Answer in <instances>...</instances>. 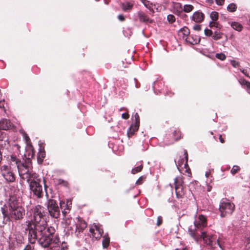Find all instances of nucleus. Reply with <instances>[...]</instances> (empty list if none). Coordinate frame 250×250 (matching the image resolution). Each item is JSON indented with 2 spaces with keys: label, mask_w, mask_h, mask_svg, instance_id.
<instances>
[{
  "label": "nucleus",
  "mask_w": 250,
  "mask_h": 250,
  "mask_svg": "<svg viewBox=\"0 0 250 250\" xmlns=\"http://www.w3.org/2000/svg\"><path fill=\"white\" fill-rule=\"evenodd\" d=\"M237 6L234 3L229 4L227 7V10L230 12H234L236 10Z\"/></svg>",
  "instance_id": "obj_27"
},
{
  "label": "nucleus",
  "mask_w": 250,
  "mask_h": 250,
  "mask_svg": "<svg viewBox=\"0 0 250 250\" xmlns=\"http://www.w3.org/2000/svg\"><path fill=\"white\" fill-rule=\"evenodd\" d=\"M183 250H188L185 248V249H183Z\"/></svg>",
  "instance_id": "obj_54"
},
{
  "label": "nucleus",
  "mask_w": 250,
  "mask_h": 250,
  "mask_svg": "<svg viewBox=\"0 0 250 250\" xmlns=\"http://www.w3.org/2000/svg\"><path fill=\"white\" fill-rule=\"evenodd\" d=\"M184 155L185 158L186 162L184 163V159H180V158H177L175 160V162L176 164V165L177 166V168L179 171H181V168H182V167L183 165H184V167L185 168H187V167L188 166V152L186 150H184Z\"/></svg>",
  "instance_id": "obj_11"
},
{
  "label": "nucleus",
  "mask_w": 250,
  "mask_h": 250,
  "mask_svg": "<svg viewBox=\"0 0 250 250\" xmlns=\"http://www.w3.org/2000/svg\"><path fill=\"white\" fill-rule=\"evenodd\" d=\"M110 243V239L107 235H105L103 237L102 241L103 247L104 248H106L108 246Z\"/></svg>",
  "instance_id": "obj_21"
},
{
  "label": "nucleus",
  "mask_w": 250,
  "mask_h": 250,
  "mask_svg": "<svg viewBox=\"0 0 250 250\" xmlns=\"http://www.w3.org/2000/svg\"><path fill=\"white\" fill-rule=\"evenodd\" d=\"M216 57L222 61L225 60L226 58V57L225 54L223 53H217L216 54Z\"/></svg>",
  "instance_id": "obj_34"
},
{
  "label": "nucleus",
  "mask_w": 250,
  "mask_h": 250,
  "mask_svg": "<svg viewBox=\"0 0 250 250\" xmlns=\"http://www.w3.org/2000/svg\"><path fill=\"white\" fill-rule=\"evenodd\" d=\"M76 232L80 233L82 232L87 227L86 223L80 217L76 218Z\"/></svg>",
  "instance_id": "obj_12"
},
{
  "label": "nucleus",
  "mask_w": 250,
  "mask_h": 250,
  "mask_svg": "<svg viewBox=\"0 0 250 250\" xmlns=\"http://www.w3.org/2000/svg\"><path fill=\"white\" fill-rule=\"evenodd\" d=\"M222 38V34L220 33V32L218 31L214 32L213 36L212 38L215 40H218Z\"/></svg>",
  "instance_id": "obj_31"
},
{
  "label": "nucleus",
  "mask_w": 250,
  "mask_h": 250,
  "mask_svg": "<svg viewBox=\"0 0 250 250\" xmlns=\"http://www.w3.org/2000/svg\"><path fill=\"white\" fill-rule=\"evenodd\" d=\"M216 3L217 5H222L225 1V0H215Z\"/></svg>",
  "instance_id": "obj_45"
},
{
  "label": "nucleus",
  "mask_w": 250,
  "mask_h": 250,
  "mask_svg": "<svg viewBox=\"0 0 250 250\" xmlns=\"http://www.w3.org/2000/svg\"><path fill=\"white\" fill-rule=\"evenodd\" d=\"M129 115L128 113H125L122 114V117L124 119H127L129 118Z\"/></svg>",
  "instance_id": "obj_46"
},
{
  "label": "nucleus",
  "mask_w": 250,
  "mask_h": 250,
  "mask_svg": "<svg viewBox=\"0 0 250 250\" xmlns=\"http://www.w3.org/2000/svg\"><path fill=\"white\" fill-rule=\"evenodd\" d=\"M174 8L177 9V10L181 11L183 9L182 5L180 3L176 2L174 3Z\"/></svg>",
  "instance_id": "obj_36"
},
{
  "label": "nucleus",
  "mask_w": 250,
  "mask_h": 250,
  "mask_svg": "<svg viewBox=\"0 0 250 250\" xmlns=\"http://www.w3.org/2000/svg\"><path fill=\"white\" fill-rule=\"evenodd\" d=\"M138 15L141 22L152 23V20L150 19L143 12L139 11Z\"/></svg>",
  "instance_id": "obj_16"
},
{
  "label": "nucleus",
  "mask_w": 250,
  "mask_h": 250,
  "mask_svg": "<svg viewBox=\"0 0 250 250\" xmlns=\"http://www.w3.org/2000/svg\"><path fill=\"white\" fill-rule=\"evenodd\" d=\"M118 18L120 21H123L125 20V18H124V16L122 14L119 15L118 16Z\"/></svg>",
  "instance_id": "obj_48"
},
{
  "label": "nucleus",
  "mask_w": 250,
  "mask_h": 250,
  "mask_svg": "<svg viewBox=\"0 0 250 250\" xmlns=\"http://www.w3.org/2000/svg\"><path fill=\"white\" fill-rule=\"evenodd\" d=\"M41 237L39 238V244L43 248H49L51 250H59L60 242L59 238L55 236L54 238L50 237L47 234H40Z\"/></svg>",
  "instance_id": "obj_4"
},
{
  "label": "nucleus",
  "mask_w": 250,
  "mask_h": 250,
  "mask_svg": "<svg viewBox=\"0 0 250 250\" xmlns=\"http://www.w3.org/2000/svg\"><path fill=\"white\" fill-rule=\"evenodd\" d=\"M243 250H250V238L247 237L245 238Z\"/></svg>",
  "instance_id": "obj_25"
},
{
  "label": "nucleus",
  "mask_w": 250,
  "mask_h": 250,
  "mask_svg": "<svg viewBox=\"0 0 250 250\" xmlns=\"http://www.w3.org/2000/svg\"><path fill=\"white\" fill-rule=\"evenodd\" d=\"M231 63V64L234 67H238L239 65V63L238 62L236 61H234V60H232L230 62Z\"/></svg>",
  "instance_id": "obj_40"
},
{
  "label": "nucleus",
  "mask_w": 250,
  "mask_h": 250,
  "mask_svg": "<svg viewBox=\"0 0 250 250\" xmlns=\"http://www.w3.org/2000/svg\"><path fill=\"white\" fill-rule=\"evenodd\" d=\"M89 231L93 238L99 239L102 236L104 231L100 225L94 223L90 228Z\"/></svg>",
  "instance_id": "obj_9"
},
{
  "label": "nucleus",
  "mask_w": 250,
  "mask_h": 250,
  "mask_svg": "<svg viewBox=\"0 0 250 250\" xmlns=\"http://www.w3.org/2000/svg\"><path fill=\"white\" fill-rule=\"evenodd\" d=\"M193 29L195 31H200L201 29V26L199 24H195L193 26Z\"/></svg>",
  "instance_id": "obj_42"
},
{
  "label": "nucleus",
  "mask_w": 250,
  "mask_h": 250,
  "mask_svg": "<svg viewBox=\"0 0 250 250\" xmlns=\"http://www.w3.org/2000/svg\"><path fill=\"white\" fill-rule=\"evenodd\" d=\"M183 179L181 177L178 176L174 179L175 188H177L180 186H183Z\"/></svg>",
  "instance_id": "obj_23"
},
{
  "label": "nucleus",
  "mask_w": 250,
  "mask_h": 250,
  "mask_svg": "<svg viewBox=\"0 0 250 250\" xmlns=\"http://www.w3.org/2000/svg\"><path fill=\"white\" fill-rule=\"evenodd\" d=\"M9 217L3 208L0 210V227H2L9 221Z\"/></svg>",
  "instance_id": "obj_13"
},
{
  "label": "nucleus",
  "mask_w": 250,
  "mask_h": 250,
  "mask_svg": "<svg viewBox=\"0 0 250 250\" xmlns=\"http://www.w3.org/2000/svg\"><path fill=\"white\" fill-rule=\"evenodd\" d=\"M204 19V14L199 11L195 12L191 17V20L197 23L201 22Z\"/></svg>",
  "instance_id": "obj_15"
},
{
  "label": "nucleus",
  "mask_w": 250,
  "mask_h": 250,
  "mask_svg": "<svg viewBox=\"0 0 250 250\" xmlns=\"http://www.w3.org/2000/svg\"><path fill=\"white\" fill-rule=\"evenodd\" d=\"M230 25L232 28L238 31H241L243 28V26L240 23L236 21L232 22Z\"/></svg>",
  "instance_id": "obj_20"
},
{
  "label": "nucleus",
  "mask_w": 250,
  "mask_h": 250,
  "mask_svg": "<svg viewBox=\"0 0 250 250\" xmlns=\"http://www.w3.org/2000/svg\"><path fill=\"white\" fill-rule=\"evenodd\" d=\"M235 208V205L233 203L228 201L222 202L219 206V210L221 212V217H225L227 215L231 214Z\"/></svg>",
  "instance_id": "obj_8"
},
{
  "label": "nucleus",
  "mask_w": 250,
  "mask_h": 250,
  "mask_svg": "<svg viewBox=\"0 0 250 250\" xmlns=\"http://www.w3.org/2000/svg\"><path fill=\"white\" fill-rule=\"evenodd\" d=\"M204 33L207 36H211L212 35V31L209 29H206L204 30Z\"/></svg>",
  "instance_id": "obj_39"
},
{
  "label": "nucleus",
  "mask_w": 250,
  "mask_h": 250,
  "mask_svg": "<svg viewBox=\"0 0 250 250\" xmlns=\"http://www.w3.org/2000/svg\"><path fill=\"white\" fill-rule=\"evenodd\" d=\"M24 138L27 143L30 141L29 137L26 134L24 135Z\"/></svg>",
  "instance_id": "obj_52"
},
{
  "label": "nucleus",
  "mask_w": 250,
  "mask_h": 250,
  "mask_svg": "<svg viewBox=\"0 0 250 250\" xmlns=\"http://www.w3.org/2000/svg\"><path fill=\"white\" fill-rule=\"evenodd\" d=\"M47 208L49 215L53 218H58L60 215V210L56 200L49 199L47 202Z\"/></svg>",
  "instance_id": "obj_7"
},
{
  "label": "nucleus",
  "mask_w": 250,
  "mask_h": 250,
  "mask_svg": "<svg viewBox=\"0 0 250 250\" xmlns=\"http://www.w3.org/2000/svg\"><path fill=\"white\" fill-rule=\"evenodd\" d=\"M14 158H15L18 162L20 163L21 164H23L20 161L18 160L16 157L11 156L10 167L5 165L1 167V171L2 175L7 182H13L15 180V176L12 171V169L17 168L18 169L17 166L14 164L13 162ZM25 164L27 165V164Z\"/></svg>",
  "instance_id": "obj_5"
},
{
  "label": "nucleus",
  "mask_w": 250,
  "mask_h": 250,
  "mask_svg": "<svg viewBox=\"0 0 250 250\" xmlns=\"http://www.w3.org/2000/svg\"><path fill=\"white\" fill-rule=\"evenodd\" d=\"M211 170H209L208 171L206 172V177L207 178H209V177L211 175Z\"/></svg>",
  "instance_id": "obj_51"
},
{
  "label": "nucleus",
  "mask_w": 250,
  "mask_h": 250,
  "mask_svg": "<svg viewBox=\"0 0 250 250\" xmlns=\"http://www.w3.org/2000/svg\"><path fill=\"white\" fill-rule=\"evenodd\" d=\"M143 166L141 165L132 169L131 172L132 174H136L140 171H141L142 169Z\"/></svg>",
  "instance_id": "obj_30"
},
{
  "label": "nucleus",
  "mask_w": 250,
  "mask_h": 250,
  "mask_svg": "<svg viewBox=\"0 0 250 250\" xmlns=\"http://www.w3.org/2000/svg\"><path fill=\"white\" fill-rule=\"evenodd\" d=\"M239 82L241 85H245L247 84H248L249 85L250 84V83L245 80H241L239 81Z\"/></svg>",
  "instance_id": "obj_44"
},
{
  "label": "nucleus",
  "mask_w": 250,
  "mask_h": 250,
  "mask_svg": "<svg viewBox=\"0 0 250 250\" xmlns=\"http://www.w3.org/2000/svg\"><path fill=\"white\" fill-rule=\"evenodd\" d=\"M213 180L212 176L211 175L209 177V178H207V183L208 184L211 183Z\"/></svg>",
  "instance_id": "obj_49"
},
{
  "label": "nucleus",
  "mask_w": 250,
  "mask_h": 250,
  "mask_svg": "<svg viewBox=\"0 0 250 250\" xmlns=\"http://www.w3.org/2000/svg\"><path fill=\"white\" fill-rule=\"evenodd\" d=\"M134 131H133L131 128H129L128 131H127V136L129 138L131 137L134 133Z\"/></svg>",
  "instance_id": "obj_43"
},
{
  "label": "nucleus",
  "mask_w": 250,
  "mask_h": 250,
  "mask_svg": "<svg viewBox=\"0 0 250 250\" xmlns=\"http://www.w3.org/2000/svg\"><path fill=\"white\" fill-rule=\"evenodd\" d=\"M240 170V167L238 166H234L231 169L230 172L231 174H235L236 173L238 172V171Z\"/></svg>",
  "instance_id": "obj_32"
},
{
  "label": "nucleus",
  "mask_w": 250,
  "mask_h": 250,
  "mask_svg": "<svg viewBox=\"0 0 250 250\" xmlns=\"http://www.w3.org/2000/svg\"><path fill=\"white\" fill-rule=\"evenodd\" d=\"M176 194L177 198H181L184 195V191L183 186H180L175 188Z\"/></svg>",
  "instance_id": "obj_19"
},
{
  "label": "nucleus",
  "mask_w": 250,
  "mask_h": 250,
  "mask_svg": "<svg viewBox=\"0 0 250 250\" xmlns=\"http://www.w3.org/2000/svg\"><path fill=\"white\" fill-rule=\"evenodd\" d=\"M242 72L247 77L250 78V68H247L242 70Z\"/></svg>",
  "instance_id": "obj_38"
},
{
  "label": "nucleus",
  "mask_w": 250,
  "mask_h": 250,
  "mask_svg": "<svg viewBox=\"0 0 250 250\" xmlns=\"http://www.w3.org/2000/svg\"><path fill=\"white\" fill-rule=\"evenodd\" d=\"M137 185H141L142 183V178L140 177L136 182Z\"/></svg>",
  "instance_id": "obj_50"
},
{
  "label": "nucleus",
  "mask_w": 250,
  "mask_h": 250,
  "mask_svg": "<svg viewBox=\"0 0 250 250\" xmlns=\"http://www.w3.org/2000/svg\"><path fill=\"white\" fill-rule=\"evenodd\" d=\"M13 160L18 168L21 179L26 180L29 184L30 189L34 195L38 198L43 196L42 187L40 184L41 180L38 175L32 170L30 165L21 164L15 158Z\"/></svg>",
  "instance_id": "obj_3"
},
{
  "label": "nucleus",
  "mask_w": 250,
  "mask_h": 250,
  "mask_svg": "<svg viewBox=\"0 0 250 250\" xmlns=\"http://www.w3.org/2000/svg\"><path fill=\"white\" fill-rule=\"evenodd\" d=\"M207 225V218L203 215H199L194 222V226H190L188 229L189 235L197 242L203 239L204 242L212 248L216 246L222 249L219 238L217 235L211 234L208 230H204Z\"/></svg>",
  "instance_id": "obj_2"
},
{
  "label": "nucleus",
  "mask_w": 250,
  "mask_h": 250,
  "mask_svg": "<svg viewBox=\"0 0 250 250\" xmlns=\"http://www.w3.org/2000/svg\"><path fill=\"white\" fill-rule=\"evenodd\" d=\"M30 218L23 224V228L26 233H28L29 241L35 243L39 234H47L50 237L54 238L53 234L55 232L54 228H47V222L43 214V208L40 205H37L32 209Z\"/></svg>",
  "instance_id": "obj_1"
},
{
  "label": "nucleus",
  "mask_w": 250,
  "mask_h": 250,
  "mask_svg": "<svg viewBox=\"0 0 250 250\" xmlns=\"http://www.w3.org/2000/svg\"><path fill=\"white\" fill-rule=\"evenodd\" d=\"M175 250H178V249H175Z\"/></svg>",
  "instance_id": "obj_55"
},
{
  "label": "nucleus",
  "mask_w": 250,
  "mask_h": 250,
  "mask_svg": "<svg viewBox=\"0 0 250 250\" xmlns=\"http://www.w3.org/2000/svg\"><path fill=\"white\" fill-rule=\"evenodd\" d=\"M71 205V200L69 199L60 201V208L62 209V213L64 216L69 212L72 207Z\"/></svg>",
  "instance_id": "obj_10"
},
{
  "label": "nucleus",
  "mask_w": 250,
  "mask_h": 250,
  "mask_svg": "<svg viewBox=\"0 0 250 250\" xmlns=\"http://www.w3.org/2000/svg\"><path fill=\"white\" fill-rule=\"evenodd\" d=\"M209 26L210 28L215 27L216 28L220 29L221 25L219 24L216 21H211L209 22Z\"/></svg>",
  "instance_id": "obj_28"
},
{
  "label": "nucleus",
  "mask_w": 250,
  "mask_h": 250,
  "mask_svg": "<svg viewBox=\"0 0 250 250\" xmlns=\"http://www.w3.org/2000/svg\"><path fill=\"white\" fill-rule=\"evenodd\" d=\"M139 124H137V123H134L130 127H129L130 128H131V129L135 132L136 131L138 130V128H139Z\"/></svg>",
  "instance_id": "obj_35"
},
{
  "label": "nucleus",
  "mask_w": 250,
  "mask_h": 250,
  "mask_svg": "<svg viewBox=\"0 0 250 250\" xmlns=\"http://www.w3.org/2000/svg\"><path fill=\"white\" fill-rule=\"evenodd\" d=\"M210 17L211 21H216L218 19V13L217 12H212L210 14Z\"/></svg>",
  "instance_id": "obj_29"
},
{
  "label": "nucleus",
  "mask_w": 250,
  "mask_h": 250,
  "mask_svg": "<svg viewBox=\"0 0 250 250\" xmlns=\"http://www.w3.org/2000/svg\"><path fill=\"white\" fill-rule=\"evenodd\" d=\"M144 6L148 8L152 13H154V9L155 8L156 5L147 0H141Z\"/></svg>",
  "instance_id": "obj_17"
},
{
  "label": "nucleus",
  "mask_w": 250,
  "mask_h": 250,
  "mask_svg": "<svg viewBox=\"0 0 250 250\" xmlns=\"http://www.w3.org/2000/svg\"><path fill=\"white\" fill-rule=\"evenodd\" d=\"M167 20L168 22L173 23L175 21V17L174 15L169 14L167 16Z\"/></svg>",
  "instance_id": "obj_33"
},
{
  "label": "nucleus",
  "mask_w": 250,
  "mask_h": 250,
  "mask_svg": "<svg viewBox=\"0 0 250 250\" xmlns=\"http://www.w3.org/2000/svg\"><path fill=\"white\" fill-rule=\"evenodd\" d=\"M29 243H30V244H28L26 247L25 248H24V249L23 250H34V244L35 243H30L29 242Z\"/></svg>",
  "instance_id": "obj_37"
},
{
  "label": "nucleus",
  "mask_w": 250,
  "mask_h": 250,
  "mask_svg": "<svg viewBox=\"0 0 250 250\" xmlns=\"http://www.w3.org/2000/svg\"><path fill=\"white\" fill-rule=\"evenodd\" d=\"M162 223V218L161 217L159 216L157 218V225L160 226Z\"/></svg>",
  "instance_id": "obj_47"
},
{
  "label": "nucleus",
  "mask_w": 250,
  "mask_h": 250,
  "mask_svg": "<svg viewBox=\"0 0 250 250\" xmlns=\"http://www.w3.org/2000/svg\"><path fill=\"white\" fill-rule=\"evenodd\" d=\"M219 140H220V141L222 143H224V140L222 138V136H220V137H219Z\"/></svg>",
  "instance_id": "obj_53"
},
{
  "label": "nucleus",
  "mask_w": 250,
  "mask_h": 250,
  "mask_svg": "<svg viewBox=\"0 0 250 250\" xmlns=\"http://www.w3.org/2000/svg\"><path fill=\"white\" fill-rule=\"evenodd\" d=\"M133 4L129 2H125L122 4V9L124 11H127L132 9Z\"/></svg>",
  "instance_id": "obj_24"
},
{
  "label": "nucleus",
  "mask_w": 250,
  "mask_h": 250,
  "mask_svg": "<svg viewBox=\"0 0 250 250\" xmlns=\"http://www.w3.org/2000/svg\"><path fill=\"white\" fill-rule=\"evenodd\" d=\"M10 216L15 220L22 218L25 214L24 209L19 204H15L14 202L10 203Z\"/></svg>",
  "instance_id": "obj_6"
},
{
  "label": "nucleus",
  "mask_w": 250,
  "mask_h": 250,
  "mask_svg": "<svg viewBox=\"0 0 250 250\" xmlns=\"http://www.w3.org/2000/svg\"><path fill=\"white\" fill-rule=\"evenodd\" d=\"M189 29L187 27H184L179 31V35H180L182 34L183 35V39L185 40H187V38L189 35Z\"/></svg>",
  "instance_id": "obj_18"
},
{
  "label": "nucleus",
  "mask_w": 250,
  "mask_h": 250,
  "mask_svg": "<svg viewBox=\"0 0 250 250\" xmlns=\"http://www.w3.org/2000/svg\"><path fill=\"white\" fill-rule=\"evenodd\" d=\"M12 127L13 125L9 120L2 119L0 121V129L7 130Z\"/></svg>",
  "instance_id": "obj_14"
},
{
  "label": "nucleus",
  "mask_w": 250,
  "mask_h": 250,
  "mask_svg": "<svg viewBox=\"0 0 250 250\" xmlns=\"http://www.w3.org/2000/svg\"><path fill=\"white\" fill-rule=\"evenodd\" d=\"M134 123H137L139 124L140 119L138 113H136L134 115Z\"/></svg>",
  "instance_id": "obj_41"
},
{
  "label": "nucleus",
  "mask_w": 250,
  "mask_h": 250,
  "mask_svg": "<svg viewBox=\"0 0 250 250\" xmlns=\"http://www.w3.org/2000/svg\"><path fill=\"white\" fill-rule=\"evenodd\" d=\"M194 7L191 4H185L184 6L183 9L184 12L189 13L193 10Z\"/></svg>",
  "instance_id": "obj_26"
},
{
  "label": "nucleus",
  "mask_w": 250,
  "mask_h": 250,
  "mask_svg": "<svg viewBox=\"0 0 250 250\" xmlns=\"http://www.w3.org/2000/svg\"><path fill=\"white\" fill-rule=\"evenodd\" d=\"M45 153L44 151L40 150L38 154V162L39 163L41 164L45 158Z\"/></svg>",
  "instance_id": "obj_22"
}]
</instances>
